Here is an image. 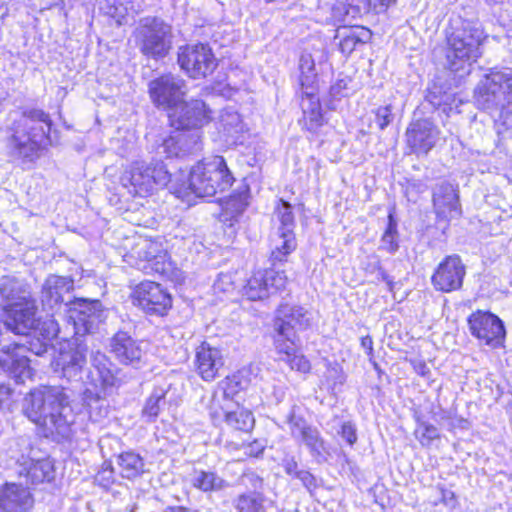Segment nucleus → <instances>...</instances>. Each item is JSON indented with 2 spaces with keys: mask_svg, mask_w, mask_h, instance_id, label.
<instances>
[{
  "mask_svg": "<svg viewBox=\"0 0 512 512\" xmlns=\"http://www.w3.org/2000/svg\"><path fill=\"white\" fill-rule=\"evenodd\" d=\"M299 70L302 95H312L317 91V73L315 72V62L311 54H301Z\"/></svg>",
  "mask_w": 512,
  "mask_h": 512,
  "instance_id": "nucleus-37",
  "label": "nucleus"
},
{
  "mask_svg": "<svg viewBox=\"0 0 512 512\" xmlns=\"http://www.w3.org/2000/svg\"><path fill=\"white\" fill-rule=\"evenodd\" d=\"M436 493L439 497V501L446 505L454 499V493L451 490L444 488L443 486H437Z\"/></svg>",
  "mask_w": 512,
  "mask_h": 512,
  "instance_id": "nucleus-58",
  "label": "nucleus"
},
{
  "mask_svg": "<svg viewBox=\"0 0 512 512\" xmlns=\"http://www.w3.org/2000/svg\"><path fill=\"white\" fill-rule=\"evenodd\" d=\"M96 480L102 484L103 486H107L108 484L113 482V468H104L102 471H100L97 476Z\"/></svg>",
  "mask_w": 512,
  "mask_h": 512,
  "instance_id": "nucleus-57",
  "label": "nucleus"
},
{
  "mask_svg": "<svg viewBox=\"0 0 512 512\" xmlns=\"http://www.w3.org/2000/svg\"><path fill=\"white\" fill-rule=\"evenodd\" d=\"M486 36L475 23L463 21L448 36L445 67L459 78L469 75L473 63L482 55Z\"/></svg>",
  "mask_w": 512,
  "mask_h": 512,
  "instance_id": "nucleus-4",
  "label": "nucleus"
},
{
  "mask_svg": "<svg viewBox=\"0 0 512 512\" xmlns=\"http://www.w3.org/2000/svg\"><path fill=\"white\" fill-rule=\"evenodd\" d=\"M361 346L363 349H365L367 356L370 358V360L373 358V340L372 338L367 335L361 338Z\"/></svg>",
  "mask_w": 512,
  "mask_h": 512,
  "instance_id": "nucleus-61",
  "label": "nucleus"
},
{
  "mask_svg": "<svg viewBox=\"0 0 512 512\" xmlns=\"http://www.w3.org/2000/svg\"><path fill=\"white\" fill-rule=\"evenodd\" d=\"M165 512H198L189 508L177 506V507H168Z\"/></svg>",
  "mask_w": 512,
  "mask_h": 512,
  "instance_id": "nucleus-63",
  "label": "nucleus"
},
{
  "mask_svg": "<svg viewBox=\"0 0 512 512\" xmlns=\"http://www.w3.org/2000/svg\"><path fill=\"white\" fill-rule=\"evenodd\" d=\"M292 209V205L289 202L279 199L275 208V215L280 222V226L278 227L279 231L286 232V230H290L294 232L295 219Z\"/></svg>",
  "mask_w": 512,
  "mask_h": 512,
  "instance_id": "nucleus-44",
  "label": "nucleus"
},
{
  "mask_svg": "<svg viewBox=\"0 0 512 512\" xmlns=\"http://www.w3.org/2000/svg\"><path fill=\"white\" fill-rule=\"evenodd\" d=\"M249 186L241 184L236 192L230 195L227 199L221 200L222 211L220 214V220L232 227L243 212L249 205Z\"/></svg>",
  "mask_w": 512,
  "mask_h": 512,
  "instance_id": "nucleus-31",
  "label": "nucleus"
},
{
  "mask_svg": "<svg viewBox=\"0 0 512 512\" xmlns=\"http://www.w3.org/2000/svg\"><path fill=\"white\" fill-rule=\"evenodd\" d=\"M177 63L181 70L193 79L205 78L217 67V60L211 47L203 43L179 47Z\"/></svg>",
  "mask_w": 512,
  "mask_h": 512,
  "instance_id": "nucleus-12",
  "label": "nucleus"
},
{
  "mask_svg": "<svg viewBox=\"0 0 512 512\" xmlns=\"http://www.w3.org/2000/svg\"><path fill=\"white\" fill-rule=\"evenodd\" d=\"M301 107L303 117L300 120V123L303 128L311 133H317L325 124V119L316 92L312 95H303Z\"/></svg>",
  "mask_w": 512,
  "mask_h": 512,
  "instance_id": "nucleus-34",
  "label": "nucleus"
},
{
  "mask_svg": "<svg viewBox=\"0 0 512 512\" xmlns=\"http://www.w3.org/2000/svg\"><path fill=\"white\" fill-rule=\"evenodd\" d=\"M346 87V84L344 83L343 80L335 83L334 85L331 86L330 88V93L333 95V96H337L341 93L342 89H344Z\"/></svg>",
  "mask_w": 512,
  "mask_h": 512,
  "instance_id": "nucleus-62",
  "label": "nucleus"
},
{
  "mask_svg": "<svg viewBox=\"0 0 512 512\" xmlns=\"http://www.w3.org/2000/svg\"><path fill=\"white\" fill-rule=\"evenodd\" d=\"M312 314L302 306L282 304L277 310L274 320V345L277 352L293 349L297 331L306 330L311 326Z\"/></svg>",
  "mask_w": 512,
  "mask_h": 512,
  "instance_id": "nucleus-8",
  "label": "nucleus"
},
{
  "mask_svg": "<svg viewBox=\"0 0 512 512\" xmlns=\"http://www.w3.org/2000/svg\"><path fill=\"white\" fill-rule=\"evenodd\" d=\"M286 277L273 269L254 272L243 288V294L251 301L262 300L285 287Z\"/></svg>",
  "mask_w": 512,
  "mask_h": 512,
  "instance_id": "nucleus-17",
  "label": "nucleus"
},
{
  "mask_svg": "<svg viewBox=\"0 0 512 512\" xmlns=\"http://www.w3.org/2000/svg\"><path fill=\"white\" fill-rule=\"evenodd\" d=\"M7 316L5 319L6 329L11 330L18 335L29 334L34 329H39L43 322L36 316L37 307L35 300L32 298L16 302L6 309Z\"/></svg>",
  "mask_w": 512,
  "mask_h": 512,
  "instance_id": "nucleus-18",
  "label": "nucleus"
},
{
  "mask_svg": "<svg viewBox=\"0 0 512 512\" xmlns=\"http://www.w3.org/2000/svg\"><path fill=\"white\" fill-rule=\"evenodd\" d=\"M297 479L301 481L303 486L309 491L312 492L313 490L317 489V480L313 474H311L309 471L302 470L301 472L297 473Z\"/></svg>",
  "mask_w": 512,
  "mask_h": 512,
  "instance_id": "nucleus-53",
  "label": "nucleus"
},
{
  "mask_svg": "<svg viewBox=\"0 0 512 512\" xmlns=\"http://www.w3.org/2000/svg\"><path fill=\"white\" fill-rule=\"evenodd\" d=\"M194 364L196 372L204 381H212L218 377L220 369L224 366L222 351L203 342L196 349Z\"/></svg>",
  "mask_w": 512,
  "mask_h": 512,
  "instance_id": "nucleus-26",
  "label": "nucleus"
},
{
  "mask_svg": "<svg viewBox=\"0 0 512 512\" xmlns=\"http://www.w3.org/2000/svg\"><path fill=\"white\" fill-rule=\"evenodd\" d=\"M242 482L246 486L251 485L254 491L261 489L263 484L262 478L253 472L243 474Z\"/></svg>",
  "mask_w": 512,
  "mask_h": 512,
  "instance_id": "nucleus-55",
  "label": "nucleus"
},
{
  "mask_svg": "<svg viewBox=\"0 0 512 512\" xmlns=\"http://www.w3.org/2000/svg\"><path fill=\"white\" fill-rule=\"evenodd\" d=\"M167 390L163 387H156L153 389L150 396L147 398L142 414L147 417L149 421H154L162 408L166 405Z\"/></svg>",
  "mask_w": 512,
  "mask_h": 512,
  "instance_id": "nucleus-41",
  "label": "nucleus"
},
{
  "mask_svg": "<svg viewBox=\"0 0 512 512\" xmlns=\"http://www.w3.org/2000/svg\"><path fill=\"white\" fill-rule=\"evenodd\" d=\"M358 2H355V0H352V2L349 5H346L345 3H337L332 8V17L337 22H345L346 17L351 15L352 18H355L356 16L353 15L352 8L353 5L357 4Z\"/></svg>",
  "mask_w": 512,
  "mask_h": 512,
  "instance_id": "nucleus-51",
  "label": "nucleus"
},
{
  "mask_svg": "<svg viewBox=\"0 0 512 512\" xmlns=\"http://www.w3.org/2000/svg\"><path fill=\"white\" fill-rule=\"evenodd\" d=\"M169 114L171 125L181 131H197L198 128L209 119L210 110L206 107L204 101L193 99L189 102H183L176 108H173Z\"/></svg>",
  "mask_w": 512,
  "mask_h": 512,
  "instance_id": "nucleus-16",
  "label": "nucleus"
},
{
  "mask_svg": "<svg viewBox=\"0 0 512 512\" xmlns=\"http://www.w3.org/2000/svg\"><path fill=\"white\" fill-rule=\"evenodd\" d=\"M66 311L73 323L76 336L94 333L108 315V311L99 300L82 298H74Z\"/></svg>",
  "mask_w": 512,
  "mask_h": 512,
  "instance_id": "nucleus-11",
  "label": "nucleus"
},
{
  "mask_svg": "<svg viewBox=\"0 0 512 512\" xmlns=\"http://www.w3.org/2000/svg\"><path fill=\"white\" fill-rule=\"evenodd\" d=\"M362 269L370 275L375 276L376 281H383L387 284L389 291L393 290V281L391 277L385 272L381 265L379 257L375 254H370L365 257L361 263Z\"/></svg>",
  "mask_w": 512,
  "mask_h": 512,
  "instance_id": "nucleus-42",
  "label": "nucleus"
},
{
  "mask_svg": "<svg viewBox=\"0 0 512 512\" xmlns=\"http://www.w3.org/2000/svg\"><path fill=\"white\" fill-rule=\"evenodd\" d=\"M397 237V223L394 220L392 214L388 216V225L381 238L380 249L387 251L388 253H395L399 249V244L396 240Z\"/></svg>",
  "mask_w": 512,
  "mask_h": 512,
  "instance_id": "nucleus-46",
  "label": "nucleus"
},
{
  "mask_svg": "<svg viewBox=\"0 0 512 512\" xmlns=\"http://www.w3.org/2000/svg\"><path fill=\"white\" fill-rule=\"evenodd\" d=\"M264 444L258 440L249 443L246 447L245 453L249 456L258 457L264 451Z\"/></svg>",
  "mask_w": 512,
  "mask_h": 512,
  "instance_id": "nucleus-56",
  "label": "nucleus"
},
{
  "mask_svg": "<svg viewBox=\"0 0 512 512\" xmlns=\"http://www.w3.org/2000/svg\"><path fill=\"white\" fill-rule=\"evenodd\" d=\"M171 27L162 19L147 17L135 31L136 44L143 55L154 59L165 57L171 48Z\"/></svg>",
  "mask_w": 512,
  "mask_h": 512,
  "instance_id": "nucleus-9",
  "label": "nucleus"
},
{
  "mask_svg": "<svg viewBox=\"0 0 512 512\" xmlns=\"http://www.w3.org/2000/svg\"><path fill=\"white\" fill-rule=\"evenodd\" d=\"M0 298L2 305L8 309L16 302L26 301L31 298L27 285L15 276H2L0 278Z\"/></svg>",
  "mask_w": 512,
  "mask_h": 512,
  "instance_id": "nucleus-33",
  "label": "nucleus"
},
{
  "mask_svg": "<svg viewBox=\"0 0 512 512\" xmlns=\"http://www.w3.org/2000/svg\"><path fill=\"white\" fill-rule=\"evenodd\" d=\"M433 205L437 216L442 219L451 220L461 215L458 191L449 182L444 181L435 185Z\"/></svg>",
  "mask_w": 512,
  "mask_h": 512,
  "instance_id": "nucleus-25",
  "label": "nucleus"
},
{
  "mask_svg": "<svg viewBox=\"0 0 512 512\" xmlns=\"http://www.w3.org/2000/svg\"><path fill=\"white\" fill-rule=\"evenodd\" d=\"M130 257L139 260L136 263L138 269L149 273L148 269L156 273H164L166 271L167 253L161 246L154 241L148 239L140 240L131 251Z\"/></svg>",
  "mask_w": 512,
  "mask_h": 512,
  "instance_id": "nucleus-24",
  "label": "nucleus"
},
{
  "mask_svg": "<svg viewBox=\"0 0 512 512\" xmlns=\"http://www.w3.org/2000/svg\"><path fill=\"white\" fill-rule=\"evenodd\" d=\"M51 126L49 114L42 109L24 108L10 112L5 129L6 155L21 164L34 163L44 147L52 142Z\"/></svg>",
  "mask_w": 512,
  "mask_h": 512,
  "instance_id": "nucleus-2",
  "label": "nucleus"
},
{
  "mask_svg": "<svg viewBox=\"0 0 512 512\" xmlns=\"http://www.w3.org/2000/svg\"><path fill=\"white\" fill-rule=\"evenodd\" d=\"M340 434L341 437L351 446L357 441L356 428L351 422L343 423Z\"/></svg>",
  "mask_w": 512,
  "mask_h": 512,
  "instance_id": "nucleus-52",
  "label": "nucleus"
},
{
  "mask_svg": "<svg viewBox=\"0 0 512 512\" xmlns=\"http://www.w3.org/2000/svg\"><path fill=\"white\" fill-rule=\"evenodd\" d=\"M56 334L57 328L54 321L46 320L39 326V329L25 334V339L22 342H14V344L25 348V354L31 352L37 356H43L51 347L50 341Z\"/></svg>",
  "mask_w": 512,
  "mask_h": 512,
  "instance_id": "nucleus-29",
  "label": "nucleus"
},
{
  "mask_svg": "<svg viewBox=\"0 0 512 512\" xmlns=\"http://www.w3.org/2000/svg\"><path fill=\"white\" fill-rule=\"evenodd\" d=\"M132 303L148 315L163 316L172 306L171 295L153 281L138 284L132 294Z\"/></svg>",
  "mask_w": 512,
  "mask_h": 512,
  "instance_id": "nucleus-13",
  "label": "nucleus"
},
{
  "mask_svg": "<svg viewBox=\"0 0 512 512\" xmlns=\"http://www.w3.org/2000/svg\"><path fill=\"white\" fill-rule=\"evenodd\" d=\"M220 125L227 136L234 137L242 131V120L239 113L232 110H224L220 116Z\"/></svg>",
  "mask_w": 512,
  "mask_h": 512,
  "instance_id": "nucleus-45",
  "label": "nucleus"
},
{
  "mask_svg": "<svg viewBox=\"0 0 512 512\" xmlns=\"http://www.w3.org/2000/svg\"><path fill=\"white\" fill-rule=\"evenodd\" d=\"M428 100H429V101L431 102V104H432V105H434V106H439V105H441V104H442V100H441V99H438V98H437V96H436V95H434V94H432V93L428 96Z\"/></svg>",
  "mask_w": 512,
  "mask_h": 512,
  "instance_id": "nucleus-64",
  "label": "nucleus"
},
{
  "mask_svg": "<svg viewBox=\"0 0 512 512\" xmlns=\"http://www.w3.org/2000/svg\"><path fill=\"white\" fill-rule=\"evenodd\" d=\"M83 388H84V390L82 391L83 404L85 406H87L91 411L95 408L102 409V405H98V404H100V402H102L106 390L101 389L100 387L91 386V385H83L82 389Z\"/></svg>",
  "mask_w": 512,
  "mask_h": 512,
  "instance_id": "nucleus-47",
  "label": "nucleus"
},
{
  "mask_svg": "<svg viewBox=\"0 0 512 512\" xmlns=\"http://www.w3.org/2000/svg\"><path fill=\"white\" fill-rule=\"evenodd\" d=\"M201 149V135L197 131L177 130L157 146L156 154L166 158L182 157Z\"/></svg>",
  "mask_w": 512,
  "mask_h": 512,
  "instance_id": "nucleus-21",
  "label": "nucleus"
},
{
  "mask_svg": "<svg viewBox=\"0 0 512 512\" xmlns=\"http://www.w3.org/2000/svg\"><path fill=\"white\" fill-rule=\"evenodd\" d=\"M412 365L415 372L422 377H427L431 373L430 368L422 360L412 361Z\"/></svg>",
  "mask_w": 512,
  "mask_h": 512,
  "instance_id": "nucleus-59",
  "label": "nucleus"
},
{
  "mask_svg": "<svg viewBox=\"0 0 512 512\" xmlns=\"http://www.w3.org/2000/svg\"><path fill=\"white\" fill-rule=\"evenodd\" d=\"M151 101L158 108L171 111L181 104L187 95V82L180 75L163 74L149 82Z\"/></svg>",
  "mask_w": 512,
  "mask_h": 512,
  "instance_id": "nucleus-10",
  "label": "nucleus"
},
{
  "mask_svg": "<svg viewBox=\"0 0 512 512\" xmlns=\"http://www.w3.org/2000/svg\"><path fill=\"white\" fill-rule=\"evenodd\" d=\"M34 499L30 491L16 483H5L0 489V512H31Z\"/></svg>",
  "mask_w": 512,
  "mask_h": 512,
  "instance_id": "nucleus-27",
  "label": "nucleus"
},
{
  "mask_svg": "<svg viewBox=\"0 0 512 512\" xmlns=\"http://www.w3.org/2000/svg\"><path fill=\"white\" fill-rule=\"evenodd\" d=\"M470 332L485 344L499 345L505 337L503 322L490 312L476 311L468 318Z\"/></svg>",
  "mask_w": 512,
  "mask_h": 512,
  "instance_id": "nucleus-19",
  "label": "nucleus"
},
{
  "mask_svg": "<svg viewBox=\"0 0 512 512\" xmlns=\"http://www.w3.org/2000/svg\"><path fill=\"white\" fill-rule=\"evenodd\" d=\"M265 500L262 493L251 491L239 495L234 506L239 512H265Z\"/></svg>",
  "mask_w": 512,
  "mask_h": 512,
  "instance_id": "nucleus-40",
  "label": "nucleus"
},
{
  "mask_svg": "<svg viewBox=\"0 0 512 512\" xmlns=\"http://www.w3.org/2000/svg\"><path fill=\"white\" fill-rule=\"evenodd\" d=\"M94 370H89L85 385L97 386L101 389L113 388L118 383V378L111 369L112 363L108 357L97 351L91 358Z\"/></svg>",
  "mask_w": 512,
  "mask_h": 512,
  "instance_id": "nucleus-30",
  "label": "nucleus"
},
{
  "mask_svg": "<svg viewBox=\"0 0 512 512\" xmlns=\"http://www.w3.org/2000/svg\"><path fill=\"white\" fill-rule=\"evenodd\" d=\"M120 180L130 194L144 197L165 187L171 180V173L161 160L135 161L125 169Z\"/></svg>",
  "mask_w": 512,
  "mask_h": 512,
  "instance_id": "nucleus-6",
  "label": "nucleus"
},
{
  "mask_svg": "<svg viewBox=\"0 0 512 512\" xmlns=\"http://www.w3.org/2000/svg\"><path fill=\"white\" fill-rule=\"evenodd\" d=\"M233 181L224 158L216 155L199 161L191 168L189 189L197 197H211L227 190Z\"/></svg>",
  "mask_w": 512,
  "mask_h": 512,
  "instance_id": "nucleus-5",
  "label": "nucleus"
},
{
  "mask_svg": "<svg viewBox=\"0 0 512 512\" xmlns=\"http://www.w3.org/2000/svg\"><path fill=\"white\" fill-rule=\"evenodd\" d=\"M87 352V345L77 337L74 343L60 350L54 361V372L70 387L41 386L25 396L24 414L36 424L43 437L56 442L71 437L75 415L69 404L70 396L65 390L82 391L89 371Z\"/></svg>",
  "mask_w": 512,
  "mask_h": 512,
  "instance_id": "nucleus-1",
  "label": "nucleus"
},
{
  "mask_svg": "<svg viewBox=\"0 0 512 512\" xmlns=\"http://www.w3.org/2000/svg\"><path fill=\"white\" fill-rule=\"evenodd\" d=\"M282 466L286 474L294 478L297 477V473L302 471L298 469V463L294 456H286L282 461Z\"/></svg>",
  "mask_w": 512,
  "mask_h": 512,
  "instance_id": "nucleus-54",
  "label": "nucleus"
},
{
  "mask_svg": "<svg viewBox=\"0 0 512 512\" xmlns=\"http://www.w3.org/2000/svg\"><path fill=\"white\" fill-rule=\"evenodd\" d=\"M415 435L423 446L429 445L434 439L439 437L438 429L426 422L419 424L415 430Z\"/></svg>",
  "mask_w": 512,
  "mask_h": 512,
  "instance_id": "nucleus-49",
  "label": "nucleus"
},
{
  "mask_svg": "<svg viewBox=\"0 0 512 512\" xmlns=\"http://www.w3.org/2000/svg\"><path fill=\"white\" fill-rule=\"evenodd\" d=\"M397 0H355L360 2L353 5L352 12L354 16H360L362 14L373 11L375 13L385 12L391 5L395 4Z\"/></svg>",
  "mask_w": 512,
  "mask_h": 512,
  "instance_id": "nucleus-43",
  "label": "nucleus"
},
{
  "mask_svg": "<svg viewBox=\"0 0 512 512\" xmlns=\"http://www.w3.org/2000/svg\"><path fill=\"white\" fill-rule=\"evenodd\" d=\"M440 130L430 119H418L411 122L405 132L408 151L418 157L426 156L439 140Z\"/></svg>",
  "mask_w": 512,
  "mask_h": 512,
  "instance_id": "nucleus-14",
  "label": "nucleus"
},
{
  "mask_svg": "<svg viewBox=\"0 0 512 512\" xmlns=\"http://www.w3.org/2000/svg\"><path fill=\"white\" fill-rule=\"evenodd\" d=\"M287 423L291 436L296 441L304 444L313 457L322 456L325 451V441L318 428L308 424L302 416L296 415L293 410L287 417Z\"/></svg>",
  "mask_w": 512,
  "mask_h": 512,
  "instance_id": "nucleus-22",
  "label": "nucleus"
},
{
  "mask_svg": "<svg viewBox=\"0 0 512 512\" xmlns=\"http://www.w3.org/2000/svg\"><path fill=\"white\" fill-rule=\"evenodd\" d=\"M191 482L195 488L203 492L219 491L226 484L216 473L204 470H194Z\"/></svg>",
  "mask_w": 512,
  "mask_h": 512,
  "instance_id": "nucleus-39",
  "label": "nucleus"
},
{
  "mask_svg": "<svg viewBox=\"0 0 512 512\" xmlns=\"http://www.w3.org/2000/svg\"><path fill=\"white\" fill-rule=\"evenodd\" d=\"M74 288V282L70 277L50 275L42 287V302L53 308L64 304L68 308L73 301L70 292Z\"/></svg>",
  "mask_w": 512,
  "mask_h": 512,
  "instance_id": "nucleus-28",
  "label": "nucleus"
},
{
  "mask_svg": "<svg viewBox=\"0 0 512 512\" xmlns=\"http://www.w3.org/2000/svg\"><path fill=\"white\" fill-rule=\"evenodd\" d=\"M117 465L120 469L121 476L127 479H134L142 475L145 471L143 458L133 451H126L119 454L117 457Z\"/></svg>",
  "mask_w": 512,
  "mask_h": 512,
  "instance_id": "nucleus-38",
  "label": "nucleus"
},
{
  "mask_svg": "<svg viewBox=\"0 0 512 512\" xmlns=\"http://www.w3.org/2000/svg\"><path fill=\"white\" fill-rule=\"evenodd\" d=\"M474 99L478 108L512 126V69H491L477 85Z\"/></svg>",
  "mask_w": 512,
  "mask_h": 512,
  "instance_id": "nucleus-3",
  "label": "nucleus"
},
{
  "mask_svg": "<svg viewBox=\"0 0 512 512\" xmlns=\"http://www.w3.org/2000/svg\"><path fill=\"white\" fill-rule=\"evenodd\" d=\"M372 33L369 29L359 26H340L336 30L335 40H339L340 51L344 54H351L358 44H365L370 41Z\"/></svg>",
  "mask_w": 512,
  "mask_h": 512,
  "instance_id": "nucleus-32",
  "label": "nucleus"
},
{
  "mask_svg": "<svg viewBox=\"0 0 512 512\" xmlns=\"http://www.w3.org/2000/svg\"><path fill=\"white\" fill-rule=\"evenodd\" d=\"M465 274V265L462 263L460 256L454 254L445 257L439 263L431 280L436 290L452 292L462 287Z\"/></svg>",
  "mask_w": 512,
  "mask_h": 512,
  "instance_id": "nucleus-20",
  "label": "nucleus"
},
{
  "mask_svg": "<svg viewBox=\"0 0 512 512\" xmlns=\"http://www.w3.org/2000/svg\"><path fill=\"white\" fill-rule=\"evenodd\" d=\"M240 389V382L235 376L227 377L222 381L219 384V389L213 394L210 414L215 419L224 417V421L232 429L248 432L255 423L253 414L239 407L236 410H229L233 397Z\"/></svg>",
  "mask_w": 512,
  "mask_h": 512,
  "instance_id": "nucleus-7",
  "label": "nucleus"
},
{
  "mask_svg": "<svg viewBox=\"0 0 512 512\" xmlns=\"http://www.w3.org/2000/svg\"><path fill=\"white\" fill-rule=\"evenodd\" d=\"M29 362L30 360L25 354V348L14 343L4 345L1 348V367L10 377L14 378L16 383H23L25 379L31 377L32 370Z\"/></svg>",
  "mask_w": 512,
  "mask_h": 512,
  "instance_id": "nucleus-23",
  "label": "nucleus"
},
{
  "mask_svg": "<svg viewBox=\"0 0 512 512\" xmlns=\"http://www.w3.org/2000/svg\"><path fill=\"white\" fill-rule=\"evenodd\" d=\"M13 393L12 388L6 384H0V409L7 403Z\"/></svg>",
  "mask_w": 512,
  "mask_h": 512,
  "instance_id": "nucleus-60",
  "label": "nucleus"
},
{
  "mask_svg": "<svg viewBox=\"0 0 512 512\" xmlns=\"http://www.w3.org/2000/svg\"><path fill=\"white\" fill-rule=\"evenodd\" d=\"M373 113L375 115V122L380 130L387 128L395 118L391 104L380 106L376 108Z\"/></svg>",
  "mask_w": 512,
  "mask_h": 512,
  "instance_id": "nucleus-50",
  "label": "nucleus"
},
{
  "mask_svg": "<svg viewBox=\"0 0 512 512\" xmlns=\"http://www.w3.org/2000/svg\"><path fill=\"white\" fill-rule=\"evenodd\" d=\"M295 351H296L295 341H293V349H291V351H289V353H287V352H278V353L283 355V357H281V360L287 362L289 364V366L291 367V369L297 370L302 373H307L311 368L310 362L308 361V359H306L305 356L298 355L295 353Z\"/></svg>",
  "mask_w": 512,
  "mask_h": 512,
  "instance_id": "nucleus-48",
  "label": "nucleus"
},
{
  "mask_svg": "<svg viewBox=\"0 0 512 512\" xmlns=\"http://www.w3.org/2000/svg\"><path fill=\"white\" fill-rule=\"evenodd\" d=\"M297 247L294 232L290 230L279 231L271 238V255L270 261L272 265L282 263L286 261L288 255H290Z\"/></svg>",
  "mask_w": 512,
  "mask_h": 512,
  "instance_id": "nucleus-35",
  "label": "nucleus"
},
{
  "mask_svg": "<svg viewBox=\"0 0 512 512\" xmlns=\"http://www.w3.org/2000/svg\"><path fill=\"white\" fill-rule=\"evenodd\" d=\"M17 462L23 467L19 472L20 475L25 473L32 484L50 481L53 478V466L48 460H33L32 458L22 456Z\"/></svg>",
  "mask_w": 512,
  "mask_h": 512,
  "instance_id": "nucleus-36",
  "label": "nucleus"
},
{
  "mask_svg": "<svg viewBox=\"0 0 512 512\" xmlns=\"http://www.w3.org/2000/svg\"><path fill=\"white\" fill-rule=\"evenodd\" d=\"M110 352L120 364L135 369L143 367L146 363L143 343L126 331H118L113 335L110 339Z\"/></svg>",
  "mask_w": 512,
  "mask_h": 512,
  "instance_id": "nucleus-15",
  "label": "nucleus"
}]
</instances>
